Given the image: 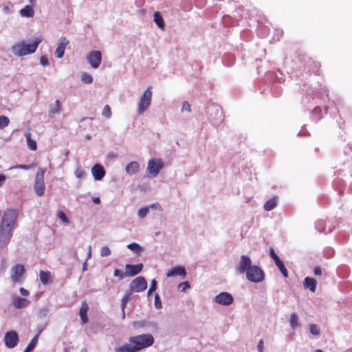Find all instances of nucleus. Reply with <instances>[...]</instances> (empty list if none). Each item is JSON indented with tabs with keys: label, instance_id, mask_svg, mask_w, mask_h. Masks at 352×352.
<instances>
[{
	"label": "nucleus",
	"instance_id": "nucleus-1",
	"mask_svg": "<svg viewBox=\"0 0 352 352\" xmlns=\"http://www.w3.org/2000/svg\"><path fill=\"white\" fill-rule=\"evenodd\" d=\"M18 210L14 209L7 210L0 223V246L5 247L12 237V231L16 225L18 218Z\"/></svg>",
	"mask_w": 352,
	"mask_h": 352
},
{
	"label": "nucleus",
	"instance_id": "nucleus-2",
	"mask_svg": "<svg viewBox=\"0 0 352 352\" xmlns=\"http://www.w3.org/2000/svg\"><path fill=\"white\" fill-rule=\"evenodd\" d=\"M42 41L43 37L41 36L36 37V39L31 43H26L25 41L21 40L15 43L11 47V51L14 56L18 57L32 54L36 51L39 43Z\"/></svg>",
	"mask_w": 352,
	"mask_h": 352
},
{
	"label": "nucleus",
	"instance_id": "nucleus-3",
	"mask_svg": "<svg viewBox=\"0 0 352 352\" xmlns=\"http://www.w3.org/2000/svg\"><path fill=\"white\" fill-rule=\"evenodd\" d=\"M129 342L132 344L135 349V351L151 346L154 342L153 336L151 334H141L132 336L129 339Z\"/></svg>",
	"mask_w": 352,
	"mask_h": 352
},
{
	"label": "nucleus",
	"instance_id": "nucleus-4",
	"mask_svg": "<svg viewBox=\"0 0 352 352\" xmlns=\"http://www.w3.org/2000/svg\"><path fill=\"white\" fill-rule=\"evenodd\" d=\"M152 86H149L140 96L137 104V112L138 115L143 114L150 107L152 100Z\"/></svg>",
	"mask_w": 352,
	"mask_h": 352
},
{
	"label": "nucleus",
	"instance_id": "nucleus-5",
	"mask_svg": "<svg viewBox=\"0 0 352 352\" xmlns=\"http://www.w3.org/2000/svg\"><path fill=\"white\" fill-rule=\"evenodd\" d=\"M246 278L252 283L262 282L265 278V274L260 267L254 265L245 273Z\"/></svg>",
	"mask_w": 352,
	"mask_h": 352
},
{
	"label": "nucleus",
	"instance_id": "nucleus-6",
	"mask_svg": "<svg viewBox=\"0 0 352 352\" xmlns=\"http://www.w3.org/2000/svg\"><path fill=\"white\" fill-rule=\"evenodd\" d=\"M46 171L45 168H38L35 178L34 189L35 193L38 196H42L44 194L45 184L44 182V175Z\"/></svg>",
	"mask_w": 352,
	"mask_h": 352
},
{
	"label": "nucleus",
	"instance_id": "nucleus-7",
	"mask_svg": "<svg viewBox=\"0 0 352 352\" xmlns=\"http://www.w3.org/2000/svg\"><path fill=\"white\" fill-rule=\"evenodd\" d=\"M163 168V162L160 159H151L148 162L146 171L151 177H156Z\"/></svg>",
	"mask_w": 352,
	"mask_h": 352
},
{
	"label": "nucleus",
	"instance_id": "nucleus-8",
	"mask_svg": "<svg viewBox=\"0 0 352 352\" xmlns=\"http://www.w3.org/2000/svg\"><path fill=\"white\" fill-rule=\"evenodd\" d=\"M5 346L8 349L16 347L19 342V337L15 331H9L6 333L3 338Z\"/></svg>",
	"mask_w": 352,
	"mask_h": 352
},
{
	"label": "nucleus",
	"instance_id": "nucleus-9",
	"mask_svg": "<svg viewBox=\"0 0 352 352\" xmlns=\"http://www.w3.org/2000/svg\"><path fill=\"white\" fill-rule=\"evenodd\" d=\"M252 260L250 256L247 255H242L240 260L236 266L235 270L239 274L246 273L249 268L252 267Z\"/></svg>",
	"mask_w": 352,
	"mask_h": 352
},
{
	"label": "nucleus",
	"instance_id": "nucleus-10",
	"mask_svg": "<svg viewBox=\"0 0 352 352\" xmlns=\"http://www.w3.org/2000/svg\"><path fill=\"white\" fill-rule=\"evenodd\" d=\"M147 287V282L142 276H138L133 279L130 285L129 288L131 292H141L144 291Z\"/></svg>",
	"mask_w": 352,
	"mask_h": 352
},
{
	"label": "nucleus",
	"instance_id": "nucleus-11",
	"mask_svg": "<svg viewBox=\"0 0 352 352\" xmlns=\"http://www.w3.org/2000/svg\"><path fill=\"white\" fill-rule=\"evenodd\" d=\"M214 302L223 306H228L233 303L234 298L228 292H223L214 297Z\"/></svg>",
	"mask_w": 352,
	"mask_h": 352
},
{
	"label": "nucleus",
	"instance_id": "nucleus-12",
	"mask_svg": "<svg viewBox=\"0 0 352 352\" xmlns=\"http://www.w3.org/2000/svg\"><path fill=\"white\" fill-rule=\"evenodd\" d=\"M87 60L92 68L97 69L101 64L102 54L98 50L91 51L87 54Z\"/></svg>",
	"mask_w": 352,
	"mask_h": 352
},
{
	"label": "nucleus",
	"instance_id": "nucleus-13",
	"mask_svg": "<svg viewBox=\"0 0 352 352\" xmlns=\"http://www.w3.org/2000/svg\"><path fill=\"white\" fill-rule=\"evenodd\" d=\"M11 279L14 283H21L22 276L25 272L24 266L22 265H16L11 269Z\"/></svg>",
	"mask_w": 352,
	"mask_h": 352
},
{
	"label": "nucleus",
	"instance_id": "nucleus-14",
	"mask_svg": "<svg viewBox=\"0 0 352 352\" xmlns=\"http://www.w3.org/2000/svg\"><path fill=\"white\" fill-rule=\"evenodd\" d=\"M166 277H174L176 276H182L184 278L186 276V270L182 266H176L175 267L169 269L166 274Z\"/></svg>",
	"mask_w": 352,
	"mask_h": 352
},
{
	"label": "nucleus",
	"instance_id": "nucleus-15",
	"mask_svg": "<svg viewBox=\"0 0 352 352\" xmlns=\"http://www.w3.org/2000/svg\"><path fill=\"white\" fill-rule=\"evenodd\" d=\"M30 301L20 296H13L12 298V305L16 309H22L28 307Z\"/></svg>",
	"mask_w": 352,
	"mask_h": 352
},
{
	"label": "nucleus",
	"instance_id": "nucleus-16",
	"mask_svg": "<svg viewBox=\"0 0 352 352\" xmlns=\"http://www.w3.org/2000/svg\"><path fill=\"white\" fill-rule=\"evenodd\" d=\"M69 43V41L66 37H61L58 43V47L55 51V55L58 58H61L65 52L66 46Z\"/></svg>",
	"mask_w": 352,
	"mask_h": 352
},
{
	"label": "nucleus",
	"instance_id": "nucleus-17",
	"mask_svg": "<svg viewBox=\"0 0 352 352\" xmlns=\"http://www.w3.org/2000/svg\"><path fill=\"white\" fill-rule=\"evenodd\" d=\"M142 264L138 265H129L127 264L125 266V276H133L139 274L142 270Z\"/></svg>",
	"mask_w": 352,
	"mask_h": 352
},
{
	"label": "nucleus",
	"instance_id": "nucleus-18",
	"mask_svg": "<svg viewBox=\"0 0 352 352\" xmlns=\"http://www.w3.org/2000/svg\"><path fill=\"white\" fill-rule=\"evenodd\" d=\"M91 174L96 180H101L105 175V170L103 166L96 164L91 168Z\"/></svg>",
	"mask_w": 352,
	"mask_h": 352
},
{
	"label": "nucleus",
	"instance_id": "nucleus-19",
	"mask_svg": "<svg viewBox=\"0 0 352 352\" xmlns=\"http://www.w3.org/2000/svg\"><path fill=\"white\" fill-rule=\"evenodd\" d=\"M89 309V306L86 301H83L81 304V307L80 308L79 315L80 319L82 320V324H86L88 322V318L87 316V311Z\"/></svg>",
	"mask_w": 352,
	"mask_h": 352
},
{
	"label": "nucleus",
	"instance_id": "nucleus-20",
	"mask_svg": "<svg viewBox=\"0 0 352 352\" xmlns=\"http://www.w3.org/2000/svg\"><path fill=\"white\" fill-rule=\"evenodd\" d=\"M139 163L135 161L129 163L125 168L126 173L130 175L137 173L139 171Z\"/></svg>",
	"mask_w": 352,
	"mask_h": 352
},
{
	"label": "nucleus",
	"instance_id": "nucleus-21",
	"mask_svg": "<svg viewBox=\"0 0 352 352\" xmlns=\"http://www.w3.org/2000/svg\"><path fill=\"white\" fill-rule=\"evenodd\" d=\"M114 351L115 352H136L135 349L134 348L133 345L132 344H131L129 342V343L124 344L123 345L116 346Z\"/></svg>",
	"mask_w": 352,
	"mask_h": 352
},
{
	"label": "nucleus",
	"instance_id": "nucleus-22",
	"mask_svg": "<svg viewBox=\"0 0 352 352\" xmlns=\"http://www.w3.org/2000/svg\"><path fill=\"white\" fill-rule=\"evenodd\" d=\"M19 14L23 17L31 18L34 15V10L32 6L28 5L20 10Z\"/></svg>",
	"mask_w": 352,
	"mask_h": 352
},
{
	"label": "nucleus",
	"instance_id": "nucleus-23",
	"mask_svg": "<svg viewBox=\"0 0 352 352\" xmlns=\"http://www.w3.org/2000/svg\"><path fill=\"white\" fill-rule=\"evenodd\" d=\"M133 326L135 329L141 330L151 327L152 324L146 320H143L133 322Z\"/></svg>",
	"mask_w": 352,
	"mask_h": 352
},
{
	"label": "nucleus",
	"instance_id": "nucleus-24",
	"mask_svg": "<svg viewBox=\"0 0 352 352\" xmlns=\"http://www.w3.org/2000/svg\"><path fill=\"white\" fill-rule=\"evenodd\" d=\"M303 285L305 287L308 288L311 292H315L316 289V280L310 277H306L304 280Z\"/></svg>",
	"mask_w": 352,
	"mask_h": 352
},
{
	"label": "nucleus",
	"instance_id": "nucleus-25",
	"mask_svg": "<svg viewBox=\"0 0 352 352\" xmlns=\"http://www.w3.org/2000/svg\"><path fill=\"white\" fill-rule=\"evenodd\" d=\"M289 324L292 329H296L300 327L298 315L296 313H292L289 318Z\"/></svg>",
	"mask_w": 352,
	"mask_h": 352
},
{
	"label": "nucleus",
	"instance_id": "nucleus-26",
	"mask_svg": "<svg viewBox=\"0 0 352 352\" xmlns=\"http://www.w3.org/2000/svg\"><path fill=\"white\" fill-rule=\"evenodd\" d=\"M61 103L58 100L55 101V103L52 106L49 110V116L54 117L55 115L58 114L60 112Z\"/></svg>",
	"mask_w": 352,
	"mask_h": 352
},
{
	"label": "nucleus",
	"instance_id": "nucleus-27",
	"mask_svg": "<svg viewBox=\"0 0 352 352\" xmlns=\"http://www.w3.org/2000/svg\"><path fill=\"white\" fill-rule=\"evenodd\" d=\"M41 282L43 285H48L51 281V274L49 272L41 271L39 273Z\"/></svg>",
	"mask_w": 352,
	"mask_h": 352
},
{
	"label": "nucleus",
	"instance_id": "nucleus-28",
	"mask_svg": "<svg viewBox=\"0 0 352 352\" xmlns=\"http://www.w3.org/2000/svg\"><path fill=\"white\" fill-rule=\"evenodd\" d=\"M277 197H274L265 202L264 209L266 211H270L274 209L277 206Z\"/></svg>",
	"mask_w": 352,
	"mask_h": 352
},
{
	"label": "nucleus",
	"instance_id": "nucleus-29",
	"mask_svg": "<svg viewBox=\"0 0 352 352\" xmlns=\"http://www.w3.org/2000/svg\"><path fill=\"white\" fill-rule=\"evenodd\" d=\"M25 137L26 138L27 144L30 149L35 151L36 149V142L34 140L31 138V133L29 131L25 133Z\"/></svg>",
	"mask_w": 352,
	"mask_h": 352
},
{
	"label": "nucleus",
	"instance_id": "nucleus-30",
	"mask_svg": "<svg viewBox=\"0 0 352 352\" xmlns=\"http://www.w3.org/2000/svg\"><path fill=\"white\" fill-rule=\"evenodd\" d=\"M154 22L156 25L162 30L164 28V21L159 12H155L154 13Z\"/></svg>",
	"mask_w": 352,
	"mask_h": 352
},
{
	"label": "nucleus",
	"instance_id": "nucleus-31",
	"mask_svg": "<svg viewBox=\"0 0 352 352\" xmlns=\"http://www.w3.org/2000/svg\"><path fill=\"white\" fill-rule=\"evenodd\" d=\"M127 248L133 251L134 253L137 254H140L143 248L142 247L137 243H131L126 245Z\"/></svg>",
	"mask_w": 352,
	"mask_h": 352
},
{
	"label": "nucleus",
	"instance_id": "nucleus-32",
	"mask_svg": "<svg viewBox=\"0 0 352 352\" xmlns=\"http://www.w3.org/2000/svg\"><path fill=\"white\" fill-rule=\"evenodd\" d=\"M80 80L85 84H91L93 82V77L87 72H82L80 74Z\"/></svg>",
	"mask_w": 352,
	"mask_h": 352
},
{
	"label": "nucleus",
	"instance_id": "nucleus-33",
	"mask_svg": "<svg viewBox=\"0 0 352 352\" xmlns=\"http://www.w3.org/2000/svg\"><path fill=\"white\" fill-rule=\"evenodd\" d=\"M149 211H150V207L146 206V207L140 208L138 210V212H137L139 219H144L149 213Z\"/></svg>",
	"mask_w": 352,
	"mask_h": 352
},
{
	"label": "nucleus",
	"instance_id": "nucleus-34",
	"mask_svg": "<svg viewBox=\"0 0 352 352\" xmlns=\"http://www.w3.org/2000/svg\"><path fill=\"white\" fill-rule=\"evenodd\" d=\"M38 340V334L36 335L30 341L23 352H30L36 345Z\"/></svg>",
	"mask_w": 352,
	"mask_h": 352
},
{
	"label": "nucleus",
	"instance_id": "nucleus-35",
	"mask_svg": "<svg viewBox=\"0 0 352 352\" xmlns=\"http://www.w3.org/2000/svg\"><path fill=\"white\" fill-rule=\"evenodd\" d=\"M10 123V120L7 116H0V129L5 128Z\"/></svg>",
	"mask_w": 352,
	"mask_h": 352
},
{
	"label": "nucleus",
	"instance_id": "nucleus-36",
	"mask_svg": "<svg viewBox=\"0 0 352 352\" xmlns=\"http://www.w3.org/2000/svg\"><path fill=\"white\" fill-rule=\"evenodd\" d=\"M102 115L107 119L111 117V110L109 105H105L102 109Z\"/></svg>",
	"mask_w": 352,
	"mask_h": 352
},
{
	"label": "nucleus",
	"instance_id": "nucleus-37",
	"mask_svg": "<svg viewBox=\"0 0 352 352\" xmlns=\"http://www.w3.org/2000/svg\"><path fill=\"white\" fill-rule=\"evenodd\" d=\"M276 265L278 267V268L280 270V271L281 272V273L283 274L284 277L287 278L288 276V272H287V270L286 267H285L283 263L280 261H279V263H276Z\"/></svg>",
	"mask_w": 352,
	"mask_h": 352
},
{
	"label": "nucleus",
	"instance_id": "nucleus-38",
	"mask_svg": "<svg viewBox=\"0 0 352 352\" xmlns=\"http://www.w3.org/2000/svg\"><path fill=\"white\" fill-rule=\"evenodd\" d=\"M309 332L314 336H319L320 333V329H318L316 324H310L309 325Z\"/></svg>",
	"mask_w": 352,
	"mask_h": 352
},
{
	"label": "nucleus",
	"instance_id": "nucleus-39",
	"mask_svg": "<svg viewBox=\"0 0 352 352\" xmlns=\"http://www.w3.org/2000/svg\"><path fill=\"white\" fill-rule=\"evenodd\" d=\"M74 174L77 178L81 179V178L85 177V176L86 175V172L83 169H82L80 167H78L76 169Z\"/></svg>",
	"mask_w": 352,
	"mask_h": 352
},
{
	"label": "nucleus",
	"instance_id": "nucleus-40",
	"mask_svg": "<svg viewBox=\"0 0 352 352\" xmlns=\"http://www.w3.org/2000/svg\"><path fill=\"white\" fill-rule=\"evenodd\" d=\"M57 216L63 223L66 224L69 223V221L63 211H58Z\"/></svg>",
	"mask_w": 352,
	"mask_h": 352
},
{
	"label": "nucleus",
	"instance_id": "nucleus-41",
	"mask_svg": "<svg viewBox=\"0 0 352 352\" xmlns=\"http://www.w3.org/2000/svg\"><path fill=\"white\" fill-rule=\"evenodd\" d=\"M131 292L126 293L122 298V307L124 309L126 302L131 299Z\"/></svg>",
	"mask_w": 352,
	"mask_h": 352
},
{
	"label": "nucleus",
	"instance_id": "nucleus-42",
	"mask_svg": "<svg viewBox=\"0 0 352 352\" xmlns=\"http://www.w3.org/2000/svg\"><path fill=\"white\" fill-rule=\"evenodd\" d=\"M270 255L271 258L274 261L276 264L279 263V261H281L280 259V258L278 256V255L276 254V252H274V250L272 248H270Z\"/></svg>",
	"mask_w": 352,
	"mask_h": 352
},
{
	"label": "nucleus",
	"instance_id": "nucleus-43",
	"mask_svg": "<svg viewBox=\"0 0 352 352\" xmlns=\"http://www.w3.org/2000/svg\"><path fill=\"white\" fill-rule=\"evenodd\" d=\"M111 254V250L107 246H103L100 250V255L101 256H108Z\"/></svg>",
	"mask_w": 352,
	"mask_h": 352
},
{
	"label": "nucleus",
	"instance_id": "nucleus-44",
	"mask_svg": "<svg viewBox=\"0 0 352 352\" xmlns=\"http://www.w3.org/2000/svg\"><path fill=\"white\" fill-rule=\"evenodd\" d=\"M181 111H182V112L186 111L188 113H190L191 112L190 104L187 101L184 102Z\"/></svg>",
	"mask_w": 352,
	"mask_h": 352
},
{
	"label": "nucleus",
	"instance_id": "nucleus-45",
	"mask_svg": "<svg viewBox=\"0 0 352 352\" xmlns=\"http://www.w3.org/2000/svg\"><path fill=\"white\" fill-rule=\"evenodd\" d=\"M179 288H182V292H185L187 289H188L190 286L188 282H183L179 284Z\"/></svg>",
	"mask_w": 352,
	"mask_h": 352
},
{
	"label": "nucleus",
	"instance_id": "nucleus-46",
	"mask_svg": "<svg viewBox=\"0 0 352 352\" xmlns=\"http://www.w3.org/2000/svg\"><path fill=\"white\" fill-rule=\"evenodd\" d=\"M148 207H150V209L157 210L159 211H163V210H164L162 206L157 202L153 203V204L148 206Z\"/></svg>",
	"mask_w": 352,
	"mask_h": 352
},
{
	"label": "nucleus",
	"instance_id": "nucleus-47",
	"mask_svg": "<svg viewBox=\"0 0 352 352\" xmlns=\"http://www.w3.org/2000/svg\"><path fill=\"white\" fill-rule=\"evenodd\" d=\"M155 306L157 309H161L162 308V303L160 300V298L158 294H156L155 296V302H154Z\"/></svg>",
	"mask_w": 352,
	"mask_h": 352
},
{
	"label": "nucleus",
	"instance_id": "nucleus-48",
	"mask_svg": "<svg viewBox=\"0 0 352 352\" xmlns=\"http://www.w3.org/2000/svg\"><path fill=\"white\" fill-rule=\"evenodd\" d=\"M40 63L43 66L49 65V60L46 56H42L40 58Z\"/></svg>",
	"mask_w": 352,
	"mask_h": 352
},
{
	"label": "nucleus",
	"instance_id": "nucleus-49",
	"mask_svg": "<svg viewBox=\"0 0 352 352\" xmlns=\"http://www.w3.org/2000/svg\"><path fill=\"white\" fill-rule=\"evenodd\" d=\"M257 348H258V352H263L264 342H263V340H260L258 341Z\"/></svg>",
	"mask_w": 352,
	"mask_h": 352
},
{
	"label": "nucleus",
	"instance_id": "nucleus-50",
	"mask_svg": "<svg viewBox=\"0 0 352 352\" xmlns=\"http://www.w3.org/2000/svg\"><path fill=\"white\" fill-rule=\"evenodd\" d=\"M156 287H157V282L155 279H153L151 283V286L149 288L151 289V292L155 291Z\"/></svg>",
	"mask_w": 352,
	"mask_h": 352
},
{
	"label": "nucleus",
	"instance_id": "nucleus-51",
	"mask_svg": "<svg viewBox=\"0 0 352 352\" xmlns=\"http://www.w3.org/2000/svg\"><path fill=\"white\" fill-rule=\"evenodd\" d=\"M19 292L23 296H28L30 294V292L23 287L20 288Z\"/></svg>",
	"mask_w": 352,
	"mask_h": 352
},
{
	"label": "nucleus",
	"instance_id": "nucleus-52",
	"mask_svg": "<svg viewBox=\"0 0 352 352\" xmlns=\"http://www.w3.org/2000/svg\"><path fill=\"white\" fill-rule=\"evenodd\" d=\"M13 168H19V169H23V170H28L29 169V166H27V165H17V166L11 167L10 169H13Z\"/></svg>",
	"mask_w": 352,
	"mask_h": 352
},
{
	"label": "nucleus",
	"instance_id": "nucleus-53",
	"mask_svg": "<svg viewBox=\"0 0 352 352\" xmlns=\"http://www.w3.org/2000/svg\"><path fill=\"white\" fill-rule=\"evenodd\" d=\"M113 275L115 276H118L120 277V279H122L123 278V276L120 273V271L118 269H116L113 272Z\"/></svg>",
	"mask_w": 352,
	"mask_h": 352
},
{
	"label": "nucleus",
	"instance_id": "nucleus-54",
	"mask_svg": "<svg viewBox=\"0 0 352 352\" xmlns=\"http://www.w3.org/2000/svg\"><path fill=\"white\" fill-rule=\"evenodd\" d=\"M314 274L316 276H320V275H322V270L320 267H316L314 269Z\"/></svg>",
	"mask_w": 352,
	"mask_h": 352
},
{
	"label": "nucleus",
	"instance_id": "nucleus-55",
	"mask_svg": "<svg viewBox=\"0 0 352 352\" xmlns=\"http://www.w3.org/2000/svg\"><path fill=\"white\" fill-rule=\"evenodd\" d=\"M6 179V177L3 175L0 174V187L3 184Z\"/></svg>",
	"mask_w": 352,
	"mask_h": 352
},
{
	"label": "nucleus",
	"instance_id": "nucleus-56",
	"mask_svg": "<svg viewBox=\"0 0 352 352\" xmlns=\"http://www.w3.org/2000/svg\"><path fill=\"white\" fill-rule=\"evenodd\" d=\"M93 201L95 203V204H100V199L97 197H94L93 199Z\"/></svg>",
	"mask_w": 352,
	"mask_h": 352
},
{
	"label": "nucleus",
	"instance_id": "nucleus-57",
	"mask_svg": "<svg viewBox=\"0 0 352 352\" xmlns=\"http://www.w3.org/2000/svg\"><path fill=\"white\" fill-rule=\"evenodd\" d=\"M91 245H89V252H88V256L87 258H91Z\"/></svg>",
	"mask_w": 352,
	"mask_h": 352
},
{
	"label": "nucleus",
	"instance_id": "nucleus-58",
	"mask_svg": "<svg viewBox=\"0 0 352 352\" xmlns=\"http://www.w3.org/2000/svg\"><path fill=\"white\" fill-rule=\"evenodd\" d=\"M216 111H217V114H220L221 113V111L219 110V109L218 107H214Z\"/></svg>",
	"mask_w": 352,
	"mask_h": 352
},
{
	"label": "nucleus",
	"instance_id": "nucleus-59",
	"mask_svg": "<svg viewBox=\"0 0 352 352\" xmlns=\"http://www.w3.org/2000/svg\"><path fill=\"white\" fill-rule=\"evenodd\" d=\"M80 352H88L87 350L85 348L82 349Z\"/></svg>",
	"mask_w": 352,
	"mask_h": 352
},
{
	"label": "nucleus",
	"instance_id": "nucleus-60",
	"mask_svg": "<svg viewBox=\"0 0 352 352\" xmlns=\"http://www.w3.org/2000/svg\"><path fill=\"white\" fill-rule=\"evenodd\" d=\"M153 292H151V289H149L148 292H147V294L148 296H150L151 294V293H153Z\"/></svg>",
	"mask_w": 352,
	"mask_h": 352
},
{
	"label": "nucleus",
	"instance_id": "nucleus-61",
	"mask_svg": "<svg viewBox=\"0 0 352 352\" xmlns=\"http://www.w3.org/2000/svg\"><path fill=\"white\" fill-rule=\"evenodd\" d=\"M29 1H30L32 4L35 3V0H29Z\"/></svg>",
	"mask_w": 352,
	"mask_h": 352
},
{
	"label": "nucleus",
	"instance_id": "nucleus-62",
	"mask_svg": "<svg viewBox=\"0 0 352 352\" xmlns=\"http://www.w3.org/2000/svg\"><path fill=\"white\" fill-rule=\"evenodd\" d=\"M86 263H84L83 265V271L86 270Z\"/></svg>",
	"mask_w": 352,
	"mask_h": 352
},
{
	"label": "nucleus",
	"instance_id": "nucleus-63",
	"mask_svg": "<svg viewBox=\"0 0 352 352\" xmlns=\"http://www.w3.org/2000/svg\"><path fill=\"white\" fill-rule=\"evenodd\" d=\"M160 234V232H157L155 233V236H158Z\"/></svg>",
	"mask_w": 352,
	"mask_h": 352
},
{
	"label": "nucleus",
	"instance_id": "nucleus-64",
	"mask_svg": "<svg viewBox=\"0 0 352 352\" xmlns=\"http://www.w3.org/2000/svg\"><path fill=\"white\" fill-rule=\"evenodd\" d=\"M314 352H322V350H320V349H317V350H316V351H315Z\"/></svg>",
	"mask_w": 352,
	"mask_h": 352
}]
</instances>
